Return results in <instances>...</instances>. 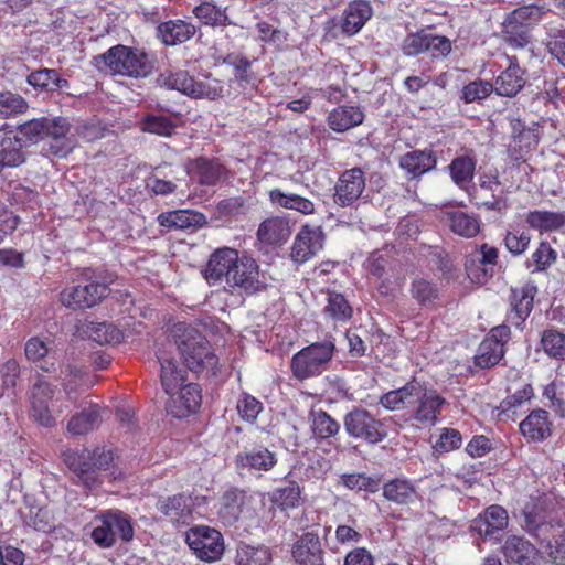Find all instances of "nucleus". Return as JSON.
I'll return each instance as SVG.
<instances>
[{
	"label": "nucleus",
	"mask_w": 565,
	"mask_h": 565,
	"mask_svg": "<svg viewBox=\"0 0 565 565\" xmlns=\"http://www.w3.org/2000/svg\"><path fill=\"white\" fill-rule=\"evenodd\" d=\"M365 182V173L361 168L344 170L334 185V203L341 207L353 205L364 192Z\"/></svg>",
	"instance_id": "15"
},
{
	"label": "nucleus",
	"mask_w": 565,
	"mask_h": 565,
	"mask_svg": "<svg viewBox=\"0 0 565 565\" xmlns=\"http://www.w3.org/2000/svg\"><path fill=\"white\" fill-rule=\"evenodd\" d=\"M271 562V553L266 546L245 545L238 548L236 565H268Z\"/></svg>",
	"instance_id": "52"
},
{
	"label": "nucleus",
	"mask_w": 565,
	"mask_h": 565,
	"mask_svg": "<svg viewBox=\"0 0 565 565\" xmlns=\"http://www.w3.org/2000/svg\"><path fill=\"white\" fill-rule=\"evenodd\" d=\"M185 541L198 558L204 562L218 561L224 553V540L216 529L198 525L186 532Z\"/></svg>",
	"instance_id": "12"
},
{
	"label": "nucleus",
	"mask_w": 565,
	"mask_h": 565,
	"mask_svg": "<svg viewBox=\"0 0 565 565\" xmlns=\"http://www.w3.org/2000/svg\"><path fill=\"white\" fill-rule=\"evenodd\" d=\"M28 107V103L20 95L11 92H0V118L23 114Z\"/></svg>",
	"instance_id": "56"
},
{
	"label": "nucleus",
	"mask_w": 565,
	"mask_h": 565,
	"mask_svg": "<svg viewBox=\"0 0 565 565\" xmlns=\"http://www.w3.org/2000/svg\"><path fill=\"white\" fill-rule=\"evenodd\" d=\"M541 347L550 358L565 359V334L562 332L554 329L545 330L541 338Z\"/></svg>",
	"instance_id": "54"
},
{
	"label": "nucleus",
	"mask_w": 565,
	"mask_h": 565,
	"mask_svg": "<svg viewBox=\"0 0 565 565\" xmlns=\"http://www.w3.org/2000/svg\"><path fill=\"white\" fill-rule=\"evenodd\" d=\"M437 163V154L430 148L408 151L401 156L398 161L399 168L409 180L420 179L425 173L434 170Z\"/></svg>",
	"instance_id": "21"
},
{
	"label": "nucleus",
	"mask_w": 565,
	"mask_h": 565,
	"mask_svg": "<svg viewBox=\"0 0 565 565\" xmlns=\"http://www.w3.org/2000/svg\"><path fill=\"white\" fill-rule=\"evenodd\" d=\"M71 128L72 125L66 117H40L18 125L13 135L26 148L50 138L47 147L43 149L46 156L63 159L77 147V139L71 135Z\"/></svg>",
	"instance_id": "1"
},
{
	"label": "nucleus",
	"mask_w": 565,
	"mask_h": 565,
	"mask_svg": "<svg viewBox=\"0 0 565 565\" xmlns=\"http://www.w3.org/2000/svg\"><path fill=\"white\" fill-rule=\"evenodd\" d=\"M323 233L320 227L303 225L295 237L290 256L298 264L311 259L323 247Z\"/></svg>",
	"instance_id": "19"
},
{
	"label": "nucleus",
	"mask_w": 565,
	"mask_h": 565,
	"mask_svg": "<svg viewBox=\"0 0 565 565\" xmlns=\"http://www.w3.org/2000/svg\"><path fill=\"white\" fill-rule=\"evenodd\" d=\"M536 294L537 287L530 280L518 287H512L509 295L510 309L507 315V321L516 328H523L524 322L533 310Z\"/></svg>",
	"instance_id": "14"
},
{
	"label": "nucleus",
	"mask_w": 565,
	"mask_h": 565,
	"mask_svg": "<svg viewBox=\"0 0 565 565\" xmlns=\"http://www.w3.org/2000/svg\"><path fill=\"white\" fill-rule=\"evenodd\" d=\"M394 259L388 253L374 252L366 259V269L372 277L384 278L394 274Z\"/></svg>",
	"instance_id": "55"
},
{
	"label": "nucleus",
	"mask_w": 565,
	"mask_h": 565,
	"mask_svg": "<svg viewBox=\"0 0 565 565\" xmlns=\"http://www.w3.org/2000/svg\"><path fill=\"white\" fill-rule=\"evenodd\" d=\"M409 294L416 303L424 309H437L440 303L438 285L424 277H416L411 281Z\"/></svg>",
	"instance_id": "37"
},
{
	"label": "nucleus",
	"mask_w": 565,
	"mask_h": 565,
	"mask_svg": "<svg viewBox=\"0 0 565 565\" xmlns=\"http://www.w3.org/2000/svg\"><path fill=\"white\" fill-rule=\"evenodd\" d=\"M26 147L13 135V130L6 131L0 141V158L7 168H18L26 162Z\"/></svg>",
	"instance_id": "40"
},
{
	"label": "nucleus",
	"mask_w": 565,
	"mask_h": 565,
	"mask_svg": "<svg viewBox=\"0 0 565 565\" xmlns=\"http://www.w3.org/2000/svg\"><path fill=\"white\" fill-rule=\"evenodd\" d=\"M311 431L313 438L319 440L335 437L340 431V424L328 412L319 409L310 413Z\"/></svg>",
	"instance_id": "45"
},
{
	"label": "nucleus",
	"mask_w": 565,
	"mask_h": 565,
	"mask_svg": "<svg viewBox=\"0 0 565 565\" xmlns=\"http://www.w3.org/2000/svg\"><path fill=\"white\" fill-rule=\"evenodd\" d=\"M237 256V250L230 247L216 249L210 256L206 267L203 270V276L206 281L210 285H214L223 278L227 280L233 265L236 264Z\"/></svg>",
	"instance_id": "24"
},
{
	"label": "nucleus",
	"mask_w": 565,
	"mask_h": 565,
	"mask_svg": "<svg viewBox=\"0 0 565 565\" xmlns=\"http://www.w3.org/2000/svg\"><path fill=\"white\" fill-rule=\"evenodd\" d=\"M140 130L161 137H171L175 132L177 125L167 116L147 114L140 120Z\"/></svg>",
	"instance_id": "49"
},
{
	"label": "nucleus",
	"mask_w": 565,
	"mask_h": 565,
	"mask_svg": "<svg viewBox=\"0 0 565 565\" xmlns=\"http://www.w3.org/2000/svg\"><path fill=\"white\" fill-rule=\"evenodd\" d=\"M462 445V436L458 429L445 427L440 429L439 438L434 445V450L438 454L457 450Z\"/></svg>",
	"instance_id": "62"
},
{
	"label": "nucleus",
	"mask_w": 565,
	"mask_h": 565,
	"mask_svg": "<svg viewBox=\"0 0 565 565\" xmlns=\"http://www.w3.org/2000/svg\"><path fill=\"white\" fill-rule=\"evenodd\" d=\"M524 78L518 73H500L495 81L494 90L500 96H515L524 86Z\"/></svg>",
	"instance_id": "58"
},
{
	"label": "nucleus",
	"mask_w": 565,
	"mask_h": 565,
	"mask_svg": "<svg viewBox=\"0 0 565 565\" xmlns=\"http://www.w3.org/2000/svg\"><path fill=\"white\" fill-rule=\"evenodd\" d=\"M553 423L548 412L542 408L532 411L521 423L520 431L531 441H542L552 435Z\"/></svg>",
	"instance_id": "30"
},
{
	"label": "nucleus",
	"mask_w": 565,
	"mask_h": 565,
	"mask_svg": "<svg viewBox=\"0 0 565 565\" xmlns=\"http://www.w3.org/2000/svg\"><path fill=\"white\" fill-rule=\"evenodd\" d=\"M211 73H161V81L171 89L195 98L216 99L223 94L222 82L213 78Z\"/></svg>",
	"instance_id": "9"
},
{
	"label": "nucleus",
	"mask_w": 565,
	"mask_h": 565,
	"mask_svg": "<svg viewBox=\"0 0 565 565\" xmlns=\"http://www.w3.org/2000/svg\"><path fill=\"white\" fill-rule=\"evenodd\" d=\"M508 522L507 510L499 504H492L472 520L470 529L483 539L498 540V534L503 532Z\"/></svg>",
	"instance_id": "18"
},
{
	"label": "nucleus",
	"mask_w": 565,
	"mask_h": 565,
	"mask_svg": "<svg viewBox=\"0 0 565 565\" xmlns=\"http://www.w3.org/2000/svg\"><path fill=\"white\" fill-rule=\"evenodd\" d=\"M530 242V233L520 227H513L511 231H508L504 236L507 249L515 256L523 254L527 249Z\"/></svg>",
	"instance_id": "60"
},
{
	"label": "nucleus",
	"mask_w": 565,
	"mask_h": 565,
	"mask_svg": "<svg viewBox=\"0 0 565 565\" xmlns=\"http://www.w3.org/2000/svg\"><path fill=\"white\" fill-rule=\"evenodd\" d=\"M524 524L530 534L539 539L541 543H545L554 562L557 563L559 559L558 564H562L563 556L559 554L565 546V527L563 524L546 521L545 514L536 511V505L525 507Z\"/></svg>",
	"instance_id": "7"
},
{
	"label": "nucleus",
	"mask_w": 565,
	"mask_h": 565,
	"mask_svg": "<svg viewBox=\"0 0 565 565\" xmlns=\"http://www.w3.org/2000/svg\"><path fill=\"white\" fill-rule=\"evenodd\" d=\"M502 34L505 42L514 47H525L531 40V30L511 14L503 22Z\"/></svg>",
	"instance_id": "48"
},
{
	"label": "nucleus",
	"mask_w": 565,
	"mask_h": 565,
	"mask_svg": "<svg viewBox=\"0 0 565 565\" xmlns=\"http://www.w3.org/2000/svg\"><path fill=\"white\" fill-rule=\"evenodd\" d=\"M209 501V497L203 494L180 492L159 498L156 508L172 524L189 525L201 516L199 510L206 507Z\"/></svg>",
	"instance_id": "6"
},
{
	"label": "nucleus",
	"mask_w": 565,
	"mask_h": 565,
	"mask_svg": "<svg viewBox=\"0 0 565 565\" xmlns=\"http://www.w3.org/2000/svg\"><path fill=\"white\" fill-rule=\"evenodd\" d=\"M446 399L436 390L425 388L411 411V417L422 426H434L441 415Z\"/></svg>",
	"instance_id": "20"
},
{
	"label": "nucleus",
	"mask_w": 565,
	"mask_h": 565,
	"mask_svg": "<svg viewBox=\"0 0 565 565\" xmlns=\"http://www.w3.org/2000/svg\"><path fill=\"white\" fill-rule=\"evenodd\" d=\"M270 503L281 512H287L299 507L301 489L297 481L290 480L284 487H278L268 493Z\"/></svg>",
	"instance_id": "41"
},
{
	"label": "nucleus",
	"mask_w": 565,
	"mask_h": 565,
	"mask_svg": "<svg viewBox=\"0 0 565 565\" xmlns=\"http://www.w3.org/2000/svg\"><path fill=\"white\" fill-rule=\"evenodd\" d=\"M63 462L78 479L76 483L92 490L102 484L100 471L110 468L115 460V454L106 447L88 449H66L62 454Z\"/></svg>",
	"instance_id": "3"
},
{
	"label": "nucleus",
	"mask_w": 565,
	"mask_h": 565,
	"mask_svg": "<svg viewBox=\"0 0 565 565\" xmlns=\"http://www.w3.org/2000/svg\"><path fill=\"white\" fill-rule=\"evenodd\" d=\"M511 340L510 327L505 323L490 329L481 341L475 356V364L481 369L497 365L504 356L507 344Z\"/></svg>",
	"instance_id": "13"
},
{
	"label": "nucleus",
	"mask_w": 565,
	"mask_h": 565,
	"mask_svg": "<svg viewBox=\"0 0 565 565\" xmlns=\"http://www.w3.org/2000/svg\"><path fill=\"white\" fill-rule=\"evenodd\" d=\"M236 409L243 420L253 424L263 412L264 406L255 396L243 393L237 401Z\"/></svg>",
	"instance_id": "57"
},
{
	"label": "nucleus",
	"mask_w": 565,
	"mask_h": 565,
	"mask_svg": "<svg viewBox=\"0 0 565 565\" xmlns=\"http://www.w3.org/2000/svg\"><path fill=\"white\" fill-rule=\"evenodd\" d=\"M24 522L35 531L44 533L50 532L54 527L50 512L44 508L35 505L29 508L28 514L24 515Z\"/></svg>",
	"instance_id": "61"
},
{
	"label": "nucleus",
	"mask_w": 565,
	"mask_h": 565,
	"mask_svg": "<svg viewBox=\"0 0 565 565\" xmlns=\"http://www.w3.org/2000/svg\"><path fill=\"white\" fill-rule=\"evenodd\" d=\"M192 14L203 25L211 28H226L233 22L227 13V7H221L214 0H203L192 9Z\"/></svg>",
	"instance_id": "36"
},
{
	"label": "nucleus",
	"mask_w": 565,
	"mask_h": 565,
	"mask_svg": "<svg viewBox=\"0 0 565 565\" xmlns=\"http://www.w3.org/2000/svg\"><path fill=\"white\" fill-rule=\"evenodd\" d=\"M534 396L533 386L525 383L521 388L516 390L513 394L508 395L501 403L500 409L505 413L508 417L515 415L518 408L522 407L525 403L530 402Z\"/></svg>",
	"instance_id": "53"
},
{
	"label": "nucleus",
	"mask_w": 565,
	"mask_h": 565,
	"mask_svg": "<svg viewBox=\"0 0 565 565\" xmlns=\"http://www.w3.org/2000/svg\"><path fill=\"white\" fill-rule=\"evenodd\" d=\"M365 118L363 109L358 105H341L333 108L327 118L328 126L335 132H344L360 126Z\"/></svg>",
	"instance_id": "31"
},
{
	"label": "nucleus",
	"mask_w": 565,
	"mask_h": 565,
	"mask_svg": "<svg viewBox=\"0 0 565 565\" xmlns=\"http://www.w3.org/2000/svg\"><path fill=\"white\" fill-rule=\"evenodd\" d=\"M527 225L541 233L561 228L565 223V215L552 211H530L525 216Z\"/></svg>",
	"instance_id": "46"
},
{
	"label": "nucleus",
	"mask_w": 565,
	"mask_h": 565,
	"mask_svg": "<svg viewBox=\"0 0 565 565\" xmlns=\"http://www.w3.org/2000/svg\"><path fill=\"white\" fill-rule=\"evenodd\" d=\"M502 551L508 562L529 565L534 546L523 537L512 535L505 540Z\"/></svg>",
	"instance_id": "44"
},
{
	"label": "nucleus",
	"mask_w": 565,
	"mask_h": 565,
	"mask_svg": "<svg viewBox=\"0 0 565 565\" xmlns=\"http://www.w3.org/2000/svg\"><path fill=\"white\" fill-rule=\"evenodd\" d=\"M544 10L537 6H522L514 9L510 14L514 20L522 22L527 29H532L542 20Z\"/></svg>",
	"instance_id": "64"
},
{
	"label": "nucleus",
	"mask_w": 565,
	"mask_h": 565,
	"mask_svg": "<svg viewBox=\"0 0 565 565\" xmlns=\"http://www.w3.org/2000/svg\"><path fill=\"white\" fill-rule=\"evenodd\" d=\"M61 73H29L26 81L33 87L54 92L67 85V81L60 77Z\"/></svg>",
	"instance_id": "59"
},
{
	"label": "nucleus",
	"mask_w": 565,
	"mask_h": 565,
	"mask_svg": "<svg viewBox=\"0 0 565 565\" xmlns=\"http://www.w3.org/2000/svg\"><path fill=\"white\" fill-rule=\"evenodd\" d=\"M191 170L201 185L217 184L226 174V168L220 159L198 157L191 162Z\"/></svg>",
	"instance_id": "35"
},
{
	"label": "nucleus",
	"mask_w": 565,
	"mask_h": 565,
	"mask_svg": "<svg viewBox=\"0 0 565 565\" xmlns=\"http://www.w3.org/2000/svg\"><path fill=\"white\" fill-rule=\"evenodd\" d=\"M494 90V86L490 82L475 81L465 85L461 98L465 103H475L487 98Z\"/></svg>",
	"instance_id": "63"
},
{
	"label": "nucleus",
	"mask_w": 565,
	"mask_h": 565,
	"mask_svg": "<svg viewBox=\"0 0 565 565\" xmlns=\"http://www.w3.org/2000/svg\"><path fill=\"white\" fill-rule=\"evenodd\" d=\"M54 386L40 376L31 388L30 404L32 418L44 427H53L56 424L49 407L54 396Z\"/></svg>",
	"instance_id": "17"
},
{
	"label": "nucleus",
	"mask_w": 565,
	"mask_h": 565,
	"mask_svg": "<svg viewBox=\"0 0 565 565\" xmlns=\"http://www.w3.org/2000/svg\"><path fill=\"white\" fill-rule=\"evenodd\" d=\"M177 393V397H174V395L171 396V401L168 404V412L172 416L177 418L186 417L190 414L195 413L201 406L202 395L201 388L198 384L183 383Z\"/></svg>",
	"instance_id": "25"
},
{
	"label": "nucleus",
	"mask_w": 565,
	"mask_h": 565,
	"mask_svg": "<svg viewBox=\"0 0 565 565\" xmlns=\"http://www.w3.org/2000/svg\"><path fill=\"white\" fill-rule=\"evenodd\" d=\"M372 15L373 9L369 1L353 0L349 2L340 24L342 33L348 36L359 33Z\"/></svg>",
	"instance_id": "28"
},
{
	"label": "nucleus",
	"mask_w": 565,
	"mask_h": 565,
	"mask_svg": "<svg viewBox=\"0 0 565 565\" xmlns=\"http://www.w3.org/2000/svg\"><path fill=\"white\" fill-rule=\"evenodd\" d=\"M173 335L179 352L190 371L198 374L203 372L211 375L217 374L218 356L201 332L186 323L180 322L174 324Z\"/></svg>",
	"instance_id": "2"
},
{
	"label": "nucleus",
	"mask_w": 565,
	"mask_h": 565,
	"mask_svg": "<svg viewBox=\"0 0 565 565\" xmlns=\"http://www.w3.org/2000/svg\"><path fill=\"white\" fill-rule=\"evenodd\" d=\"M154 53L143 49L117 44L94 57V65L104 64L109 71H152L156 66Z\"/></svg>",
	"instance_id": "5"
},
{
	"label": "nucleus",
	"mask_w": 565,
	"mask_h": 565,
	"mask_svg": "<svg viewBox=\"0 0 565 565\" xmlns=\"http://www.w3.org/2000/svg\"><path fill=\"white\" fill-rule=\"evenodd\" d=\"M322 315L326 320H330L333 324H344L352 319L353 307L342 292L327 290Z\"/></svg>",
	"instance_id": "34"
},
{
	"label": "nucleus",
	"mask_w": 565,
	"mask_h": 565,
	"mask_svg": "<svg viewBox=\"0 0 565 565\" xmlns=\"http://www.w3.org/2000/svg\"><path fill=\"white\" fill-rule=\"evenodd\" d=\"M234 461L238 470L268 472L274 469L278 459L274 451L259 446L238 452Z\"/></svg>",
	"instance_id": "22"
},
{
	"label": "nucleus",
	"mask_w": 565,
	"mask_h": 565,
	"mask_svg": "<svg viewBox=\"0 0 565 565\" xmlns=\"http://www.w3.org/2000/svg\"><path fill=\"white\" fill-rule=\"evenodd\" d=\"M345 433L354 438L361 439L369 445H377L388 436L385 423L363 407H353L343 417Z\"/></svg>",
	"instance_id": "10"
},
{
	"label": "nucleus",
	"mask_w": 565,
	"mask_h": 565,
	"mask_svg": "<svg viewBox=\"0 0 565 565\" xmlns=\"http://www.w3.org/2000/svg\"><path fill=\"white\" fill-rule=\"evenodd\" d=\"M450 230L462 237L471 238L480 232V220L462 211L447 213Z\"/></svg>",
	"instance_id": "47"
},
{
	"label": "nucleus",
	"mask_w": 565,
	"mask_h": 565,
	"mask_svg": "<svg viewBox=\"0 0 565 565\" xmlns=\"http://www.w3.org/2000/svg\"><path fill=\"white\" fill-rule=\"evenodd\" d=\"M291 234L289 222L282 216H271L264 220L257 230V238L265 245H282Z\"/></svg>",
	"instance_id": "32"
},
{
	"label": "nucleus",
	"mask_w": 565,
	"mask_h": 565,
	"mask_svg": "<svg viewBox=\"0 0 565 565\" xmlns=\"http://www.w3.org/2000/svg\"><path fill=\"white\" fill-rule=\"evenodd\" d=\"M161 373L160 380L164 392L169 396L177 394L179 388L186 381V371L181 369L172 358L160 359Z\"/></svg>",
	"instance_id": "42"
},
{
	"label": "nucleus",
	"mask_w": 565,
	"mask_h": 565,
	"mask_svg": "<svg viewBox=\"0 0 565 565\" xmlns=\"http://www.w3.org/2000/svg\"><path fill=\"white\" fill-rule=\"evenodd\" d=\"M109 294L106 284L92 278H83L70 287H65L60 294L63 306L73 310L93 308L102 302Z\"/></svg>",
	"instance_id": "11"
},
{
	"label": "nucleus",
	"mask_w": 565,
	"mask_h": 565,
	"mask_svg": "<svg viewBox=\"0 0 565 565\" xmlns=\"http://www.w3.org/2000/svg\"><path fill=\"white\" fill-rule=\"evenodd\" d=\"M247 501V492L237 487L227 488L221 495L217 515L226 526L234 525L241 518Z\"/></svg>",
	"instance_id": "23"
},
{
	"label": "nucleus",
	"mask_w": 565,
	"mask_h": 565,
	"mask_svg": "<svg viewBox=\"0 0 565 565\" xmlns=\"http://www.w3.org/2000/svg\"><path fill=\"white\" fill-rule=\"evenodd\" d=\"M335 352V339L326 337L322 341L313 342L298 352L290 360L292 376L303 382L317 377L328 370Z\"/></svg>",
	"instance_id": "4"
},
{
	"label": "nucleus",
	"mask_w": 565,
	"mask_h": 565,
	"mask_svg": "<svg viewBox=\"0 0 565 565\" xmlns=\"http://www.w3.org/2000/svg\"><path fill=\"white\" fill-rule=\"evenodd\" d=\"M383 497L395 504L406 505L417 499V490L414 482L407 478H393L383 487Z\"/></svg>",
	"instance_id": "38"
},
{
	"label": "nucleus",
	"mask_w": 565,
	"mask_h": 565,
	"mask_svg": "<svg viewBox=\"0 0 565 565\" xmlns=\"http://www.w3.org/2000/svg\"><path fill=\"white\" fill-rule=\"evenodd\" d=\"M268 200L274 206L292 210L303 215H311L316 212L311 200L296 193L284 192L278 188L268 191Z\"/></svg>",
	"instance_id": "39"
},
{
	"label": "nucleus",
	"mask_w": 565,
	"mask_h": 565,
	"mask_svg": "<svg viewBox=\"0 0 565 565\" xmlns=\"http://www.w3.org/2000/svg\"><path fill=\"white\" fill-rule=\"evenodd\" d=\"M97 523L90 537L100 548H110L116 544L117 537L129 542L134 537V527L130 518L119 510H108L95 516Z\"/></svg>",
	"instance_id": "8"
},
{
	"label": "nucleus",
	"mask_w": 565,
	"mask_h": 565,
	"mask_svg": "<svg viewBox=\"0 0 565 565\" xmlns=\"http://www.w3.org/2000/svg\"><path fill=\"white\" fill-rule=\"evenodd\" d=\"M340 483L349 490L374 493L380 489L381 479L364 472L343 473L340 476Z\"/></svg>",
	"instance_id": "50"
},
{
	"label": "nucleus",
	"mask_w": 565,
	"mask_h": 565,
	"mask_svg": "<svg viewBox=\"0 0 565 565\" xmlns=\"http://www.w3.org/2000/svg\"><path fill=\"white\" fill-rule=\"evenodd\" d=\"M195 33L196 26L182 19L168 20L159 23L157 26V36L167 46L185 43Z\"/></svg>",
	"instance_id": "29"
},
{
	"label": "nucleus",
	"mask_w": 565,
	"mask_h": 565,
	"mask_svg": "<svg viewBox=\"0 0 565 565\" xmlns=\"http://www.w3.org/2000/svg\"><path fill=\"white\" fill-rule=\"evenodd\" d=\"M89 338L99 344H117L124 339V332L113 323L99 322L88 327Z\"/></svg>",
	"instance_id": "51"
},
{
	"label": "nucleus",
	"mask_w": 565,
	"mask_h": 565,
	"mask_svg": "<svg viewBox=\"0 0 565 565\" xmlns=\"http://www.w3.org/2000/svg\"><path fill=\"white\" fill-rule=\"evenodd\" d=\"M290 553L295 565H326V551L316 530L302 532L292 543Z\"/></svg>",
	"instance_id": "16"
},
{
	"label": "nucleus",
	"mask_w": 565,
	"mask_h": 565,
	"mask_svg": "<svg viewBox=\"0 0 565 565\" xmlns=\"http://www.w3.org/2000/svg\"><path fill=\"white\" fill-rule=\"evenodd\" d=\"M100 422V412L97 404H92L73 415L67 423V431L72 435L81 436L92 431Z\"/></svg>",
	"instance_id": "43"
},
{
	"label": "nucleus",
	"mask_w": 565,
	"mask_h": 565,
	"mask_svg": "<svg viewBox=\"0 0 565 565\" xmlns=\"http://www.w3.org/2000/svg\"><path fill=\"white\" fill-rule=\"evenodd\" d=\"M157 221L168 231H195L206 223V217L203 213L193 210H174L160 213Z\"/></svg>",
	"instance_id": "26"
},
{
	"label": "nucleus",
	"mask_w": 565,
	"mask_h": 565,
	"mask_svg": "<svg viewBox=\"0 0 565 565\" xmlns=\"http://www.w3.org/2000/svg\"><path fill=\"white\" fill-rule=\"evenodd\" d=\"M227 285L232 288H241L246 292L255 291L258 284V265L252 257L237 256L236 264L227 279Z\"/></svg>",
	"instance_id": "27"
},
{
	"label": "nucleus",
	"mask_w": 565,
	"mask_h": 565,
	"mask_svg": "<svg viewBox=\"0 0 565 565\" xmlns=\"http://www.w3.org/2000/svg\"><path fill=\"white\" fill-rule=\"evenodd\" d=\"M477 158L472 151L455 157L447 170L451 181L463 191H467L476 174Z\"/></svg>",
	"instance_id": "33"
}]
</instances>
